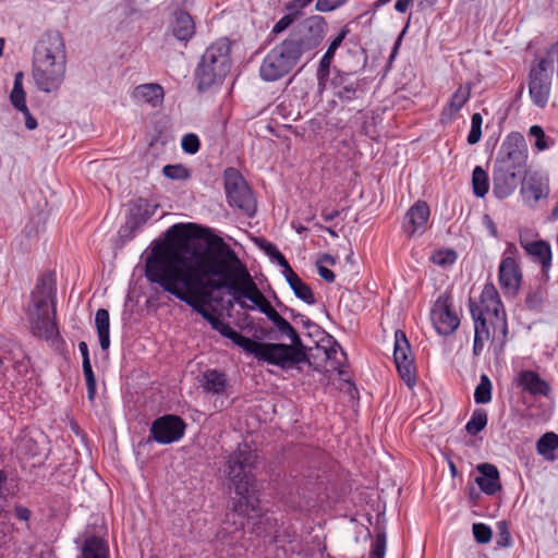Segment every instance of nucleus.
I'll return each instance as SVG.
<instances>
[{"instance_id": "60", "label": "nucleus", "mask_w": 558, "mask_h": 558, "mask_svg": "<svg viewBox=\"0 0 558 558\" xmlns=\"http://www.w3.org/2000/svg\"><path fill=\"white\" fill-rule=\"evenodd\" d=\"M412 2L413 0H397L395 3V9L399 13H405Z\"/></svg>"}, {"instance_id": "26", "label": "nucleus", "mask_w": 558, "mask_h": 558, "mask_svg": "<svg viewBox=\"0 0 558 558\" xmlns=\"http://www.w3.org/2000/svg\"><path fill=\"white\" fill-rule=\"evenodd\" d=\"M158 207V204L150 202L147 198L138 197L130 203V213L128 217L142 227L154 216Z\"/></svg>"}, {"instance_id": "31", "label": "nucleus", "mask_w": 558, "mask_h": 558, "mask_svg": "<svg viewBox=\"0 0 558 558\" xmlns=\"http://www.w3.org/2000/svg\"><path fill=\"white\" fill-rule=\"evenodd\" d=\"M558 449V435L547 432L536 442V451L546 461L553 462L556 459L555 451Z\"/></svg>"}, {"instance_id": "55", "label": "nucleus", "mask_w": 558, "mask_h": 558, "mask_svg": "<svg viewBox=\"0 0 558 558\" xmlns=\"http://www.w3.org/2000/svg\"><path fill=\"white\" fill-rule=\"evenodd\" d=\"M298 317L301 319V323L304 326V328H306L308 330L310 337H312L316 333H320L319 327L315 323H313L310 318H307L303 315H298Z\"/></svg>"}, {"instance_id": "61", "label": "nucleus", "mask_w": 558, "mask_h": 558, "mask_svg": "<svg viewBox=\"0 0 558 558\" xmlns=\"http://www.w3.org/2000/svg\"><path fill=\"white\" fill-rule=\"evenodd\" d=\"M190 174V170L185 166L177 163V180L187 179Z\"/></svg>"}, {"instance_id": "63", "label": "nucleus", "mask_w": 558, "mask_h": 558, "mask_svg": "<svg viewBox=\"0 0 558 558\" xmlns=\"http://www.w3.org/2000/svg\"><path fill=\"white\" fill-rule=\"evenodd\" d=\"M185 423L181 417L177 415V441H179L183 437Z\"/></svg>"}, {"instance_id": "11", "label": "nucleus", "mask_w": 558, "mask_h": 558, "mask_svg": "<svg viewBox=\"0 0 558 558\" xmlns=\"http://www.w3.org/2000/svg\"><path fill=\"white\" fill-rule=\"evenodd\" d=\"M299 62L281 41L264 57L259 66L260 78L265 82L278 81L289 74Z\"/></svg>"}, {"instance_id": "13", "label": "nucleus", "mask_w": 558, "mask_h": 558, "mask_svg": "<svg viewBox=\"0 0 558 558\" xmlns=\"http://www.w3.org/2000/svg\"><path fill=\"white\" fill-rule=\"evenodd\" d=\"M430 318L437 333L452 335L460 325V318L453 310L452 298L449 293L440 294L430 311Z\"/></svg>"}, {"instance_id": "44", "label": "nucleus", "mask_w": 558, "mask_h": 558, "mask_svg": "<svg viewBox=\"0 0 558 558\" xmlns=\"http://www.w3.org/2000/svg\"><path fill=\"white\" fill-rule=\"evenodd\" d=\"M181 148L185 154L195 155L201 148V141L197 134L186 133L181 138Z\"/></svg>"}, {"instance_id": "45", "label": "nucleus", "mask_w": 558, "mask_h": 558, "mask_svg": "<svg viewBox=\"0 0 558 558\" xmlns=\"http://www.w3.org/2000/svg\"><path fill=\"white\" fill-rule=\"evenodd\" d=\"M387 547V538L385 532L376 534L375 541L372 544L369 558H385Z\"/></svg>"}, {"instance_id": "53", "label": "nucleus", "mask_w": 558, "mask_h": 558, "mask_svg": "<svg viewBox=\"0 0 558 558\" xmlns=\"http://www.w3.org/2000/svg\"><path fill=\"white\" fill-rule=\"evenodd\" d=\"M260 247L270 258L275 259L278 265L282 262V258H286L284 255L278 250V247L271 242L264 241L260 244Z\"/></svg>"}, {"instance_id": "3", "label": "nucleus", "mask_w": 558, "mask_h": 558, "mask_svg": "<svg viewBox=\"0 0 558 558\" xmlns=\"http://www.w3.org/2000/svg\"><path fill=\"white\" fill-rule=\"evenodd\" d=\"M258 454L246 442L240 444L226 461V473L239 499L233 504L232 511L227 514L225 527L219 534L233 535L241 533L251 513L259 515V498L257 496V480L253 473L256 468Z\"/></svg>"}, {"instance_id": "43", "label": "nucleus", "mask_w": 558, "mask_h": 558, "mask_svg": "<svg viewBox=\"0 0 558 558\" xmlns=\"http://www.w3.org/2000/svg\"><path fill=\"white\" fill-rule=\"evenodd\" d=\"M482 116L478 112L473 113L471 117V130L466 138L470 145H474L480 142L482 137Z\"/></svg>"}, {"instance_id": "51", "label": "nucleus", "mask_w": 558, "mask_h": 558, "mask_svg": "<svg viewBox=\"0 0 558 558\" xmlns=\"http://www.w3.org/2000/svg\"><path fill=\"white\" fill-rule=\"evenodd\" d=\"M498 527V536L496 543L499 547H508L511 544V536L508 531L507 523L505 521H500L497 523Z\"/></svg>"}, {"instance_id": "41", "label": "nucleus", "mask_w": 558, "mask_h": 558, "mask_svg": "<svg viewBox=\"0 0 558 558\" xmlns=\"http://www.w3.org/2000/svg\"><path fill=\"white\" fill-rule=\"evenodd\" d=\"M529 137L534 140V147L538 151L548 149L554 143L545 135V132L541 125H532L529 130Z\"/></svg>"}, {"instance_id": "1", "label": "nucleus", "mask_w": 558, "mask_h": 558, "mask_svg": "<svg viewBox=\"0 0 558 558\" xmlns=\"http://www.w3.org/2000/svg\"><path fill=\"white\" fill-rule=\"evenodd\" d=\"M177 299L184 301L209 323L220 317L213 304L220 305L225 291L242 308L265 296L236 252L210 228L177 222Z\"/></svg>"}, {"instance_id": "46", "label": "nucleus", "mask_w": 558, "mask_h": 558, "mask_svg": "<svg viewBox=\"0 0 558 558\" xmlns=\"http://www.w3.org/2000/svg\"><path fill=\"white\" fill-rule=\"evenodd\" d=\"M12 360H14L13 368L19 375L24 376L28 373L29 357L21 349L13 354Z\"/></svg>"}, {"instance_id": "52", "label": "nucleus", "mask_w": 558, "mask_h": 558, "mask_svg": "<svg viewBox=\"0 0 558 558\" xmlns=\"http://www.w3.org/2000/svg\"><path fill=\"white\" fill-rule=\"evenodd\" d=\"M296 21L289 13H286L271 28L272 35H279L284 32L288 27H290L293 22Z\"/></svg>"}, {"instance_id": "33", "label": "nucleus", "mask_w": 558, "mask_h": 558, "mask_svg": "<svg viewBox=\"0 0 558 558\" xmlns=\"http://www.w3.org/2000/svg\"><path fill=\"white\" fill-rule=\"evenodd\" d=\"M469 98L470 88L460 86L449 98L447 106L444 109L442 117L451 119L463 108Z\"/></svg>"}, {"instance_id": "23", "label": "nucleus", "mask_w": 558, "mask_h": 558, "mask_svg": "<svg viewBox=\"0 0 558 558\" xmlns=\"http://www.w3.org/2000/svg\"><path fill=\"white\" fill-rule=\"evenodd\" d=\"M331 85L337 89L335 95L345 102L355 100L361 90V83L359 80H353L349 73L337 72L331 78Z\"/></svg>"}, {"instance_id": "9", "label": "nucleus", "mask_w": 558, "mask_h": 558, "mask_svg": "<svg viewBox=\"0 0 558 558\" xmlns=\"http://www.w3.org/2000/svg\"><path fill=\"white\" fill-rule=\"evenodd\" d=\"M326 27L327 23L323 16L312 15L295 26L282 43L300 61L304 53L319 47L325 37Z\"/></svg>"}, {"instance_id": "19", "label": "nucleus", "mask_w": 558, "mask_h": 558, "mask_svg": "<svg viewBox=\"0 0 558 558\" xmlns=\"http://www.w3.org/2000/svg\"><path fill=\"white\" fill-rule=\"evenodd\" d=\"M430 216V209L426 202H415L407 211L403 230L409 236L422 234L427 228V222Z\"/></svg>"}, {"instance_id": "50", "label": "nucleus", "mask_w": 558, "mask_h": 558, "mask_svg": "<svg viewBox=\"0 0 558 558\" xmlns=\"http://www.w3.org/2000/svg\"><path fill=\"white\" fill-rule=\"evenodd\" d=\"M544 292L541 290L530 292L525 298V305L530 310H538L541 308L544 302Z\"/></svg>"}, {"instance_id": "36", "label": "nucleus", "mask_w": 558, "mask_h": 558, "mask_svg": "<svg viewBox=\"0 0 558 558\" xmlns=\"http://www.w3.org/2000/svg\"><path fill=\"white\" fill-rule=\"evenodd\" d=\"M472 187L474 195L480 198H483L489 191L488 174L481 166L473 169Z\"/></svg>"}, {"instance_id": "29", "label": "nucleus", "mask_w": 558, "mask_h": 558, "mask_svg": "<svg viewBox=\"0 0 558 558\" xmlns=\"http://www.w3.org/2000/svg\"><path fill=\"white\" fill-rule=\"evenodd\" d=\"M196 25L194 19L184 11H177V41L186 44L195 36Z\"/></svg>"}, {"instance_id": "27", "label": "nucleus", "mask_w": 558, "mask_h": 558, "mask_svg": "<svg viewBox=\"0 0 558 558\" xmlns=\"http://www.w3.org/2000/svg\"><path fill=\"white\" fill-rule=\"evenodd\" d=\"M163 88L156 83L142 84L134 88L133 98L151 107L159 106L163 100Z\"/></svg>"}, {"instance_id": "56", "label": "nucleus", "mask_w": 558, "mask_h": 558, "mask_svg": "<svg viewBox=\"0 0 558 558\" xmlns=\"http://www.w3.org/2000/svg\"><path fill=\"white\" fill-rule=\"evenodd\" d=\"M518 254H519V250L517 247V245L512 242H508L507 245H506V248L502 253V256H501V259H513V260H518Z\"/></svg>"}, {"instance_id": "62", "label": "nucleus", "mask_w": 558, "mask_h": 558, "mask_svg": "<svg viewBox=\"0 0 558 558\" xmlns=\"http://www.w3.org/2000/svg\"><path fill=\"white\" fill-rule=\"evenodd\" d=\"M78 350L82 354V359H83V362H89L90 359H89V351H88V345L85 341H81L78 343Z\"/></svg>"}, {"instance_id": "24", "label": "nucleus", "mask_w": 558, "mask_h": 558, "mask_svg": "<svg viewBox=\"0 0 558 558\" xmlns=\"http://www.w3.org/2000/svg\"><path fill=\"white\" fill-rule=\"evenodd\" d=\"M313 0H290L284 9L287 13L293 16L295 20L300 19L303 14V10L312 2ZM349 0H317L315 4V9L318 12H331L336 9L345 4Z\"/></svg>"}, {"instance_id": "4", "label": "nucleus", "mask_w": 558, "mask_h": 558, "mask_svg": "<svg viewBox=\"0 0 558 558\" xmlns=\"http://www.w3.org/2000/svg\"><path fill=\"white\" fill-rule=\"evenodd\" d=\"M66 48L59 31H47L36 41L32 57V77L38 90L59 92L66 74Z\"/></svg>"}, {"instance_id": "25", "label": "nucleus", "mask_w": 558, "mask_h": 558, "mask_svg": "<svg viewBox=\"0 0 558 558\" xmlns=\"http://www.w3.org/2000/svg\"><path fill=\"white\" fill-rule=\"evenodd\" d=\"M150 437L159 444L174 441V414H166L156 418L150 426Z\"/></svg>"}, {"instance_id": "32", "label": "nucleus", "mask_w": 558, "mask_h": 558, "mask_svg": "<svg viewBox=\"0 0 558 558\" xmlns=\"http://www.w3.org/2000/svg\"><path fill=\"white\" fill-rule=\"evenodd\" d=\"M203 387L207 392L220 395L226 390L227 377L216 369H208L203 375Z\"/></svg>"}, {"instance_id": "38", "label": "nucleus", "mask_w": 558, "mask_h": 558, "mask_svg": "<svg viewBox=\"0 0 558 558\" xmlns=\"http://www.w3.org/2000/svg\"><path fill=\"white\" fill-rule=\"evenodd\" d=\"M49 304L51 305L52 315L56 316V299L43 298V295L31 294V304L28 314H49Z\"/></svg>"}, {"instance_id": "8", "label": "nucleus", "mask_w": 558, "mask_h": 558, "mask_svg": "<svg viewBox=\"0 0 558 558\" xmlns=\"http://www.w3.org/2000/svg\"><path fill=\"white\" fill-rule=\"evenodd\" d=\"M231 43L220 38L213 43L203 53L195 77L201 90L222 82L231 69Z\"/></svg>"}, {"instance_id": "18", "label": "nucleus", "mask_w": 558, "mask_h": 558, "mask_svg": "<svg viewBox=\"0 0 558 558\" xmlns=\"http://www.w3.org/2000/svg\"><path fill=\"white\" fill-rule=\"evenodd\" d=\"M523 279L522 269L518 260L501 259L498 267V281L506 294L515 295Z\"/></svg>"}, {"instance_id": "16", "label": "nucleus", "mask_w": 558, "mask_h": 558, "mask_svg": "<svg viewBox=\"0 0 558 558\" xmlns=\"http://www.w3.org/2000/svg\"><path fill=\"white\" fill-rule=\"evenodd\" d=\"M549 192V180L547 175L539 172L525 175L520 189L523 203L531 208L535 207L538 202L546 199Z\"/></svg>"}, {"instance_id": "28", "label": "nucleus", "mask_w": 558, "mask_h": 558, "mask_svg": "<svg viewBox=\"0 0 558 558\" xmlns=\"http://www.w3.org/2000/svg\"><path fill=\"white\" fill-rule=\"evenodd\" d=\"M77 558H109L107 542L94 534L86 536Z\"/></svg>"}, {"instance_id": "57", "label": "nucleus", "mask_w": 558, "mask_h": 558, "mask_svg": "<svg viewBox=\"0 0 558 558\" xmlns=\"http://www.w3.org/2000/svg\"><path fill=\"white\" fill-rule=\"evenodd\" d=\"M318 275L327 282H332L335 280V274L327 268L326 266L322 265L320 263H316Z\"/></svg>"}, {"instance_id": "35", "label": "nucleus", "mask_w": 558, "mask_h": 558, "mask_svg": "<svg viewBox=\"0 0 558 558\" xmlns=\"http://www.w3.org/2000/svg\"><path fill=\"white\" fill-rule=\"evenodd\" d=\"M12 106L19 111H26V94L23 88V73L17 72L14 76L13 88L10 95Z\"/></svg>"}, {"instance_id": "42", "label": "nucleus", "mask_w": 558, "mask_h": 558, "mask_svg": "<svg viewBox=\"0 0 558 558\" xmlns=\"http://www.w3.org/2000/svg\"><path fill=\"white\" fill-rule=\"evenodd\" d=\"M83 373L86 380V388H87V399L93 402L96 397V378L93 372L92 363L89 362H83Z\"/></svg>"}, {"instance_id": "21", "label": "nucleus", "mask_w": 558, "mask_h": 558, "mask_svg": "<svg viewBox=\"0 0 558 558\" xmlns=\"http://www.w3.org/2000/svg\"><path fill=\"white\" fill-rule=\"evenodd\" d=\"M476 470L478 472V476H476L475 483L484 494L493 496L501 490L502 485L500 482L499 471L496 465L485 462L478 464Z\"/></svg>"}, {"instance_id": "10", "label": "nucleus", "mask_w": 558, "mask_h": 558, "mask_svg": "<svg viewBox=\"0 0 558 558\" xmlns=\"http://www.w3.org/2000/svg\"><path fill=\"white\" fill-rule=\"evenodd\" d=\"M223 181L229 205L236 207L248 218L254 217L257 203L242 174L234 168H227L223 172Z\"/></svg>"}, {"instance_id": "54", "label": "nucleus", "mask_w": 558, "mask_h": 558, "mask_svg": "<svg viewBox=\"0 0 558 558\" xmlns=\"http://www.w3.org/2000/svg\"><path fill=\"white\" fill-rule=\"evenodd\" d=\"M279 266L282 267L283 276L289 284L300 278L293 271V269L291 268L290 264L286 258H282V262L279 264Z\"/></svg>"}, {"instance_id": "5", "label": "nucleus", "mask_w": 558, "mask_h": 558, "mask_svg": "<svg viewBox=\"0 0 558 558\" xmlns=\"http://www.w3.org/2000/svg\"><path fill=\"white\" fill-rule=\"evenodd\" d=\"M470 313L474 320L473 353L480 355L484 342L492 335L493 340L505 343L508 336V323L504 304L493 283H486L480 302L470 301Z\"/></svg>"}, {"instance_id": "47", "label": "nucleus", "mask_w": 558, "mask_h": 558, "mask_svg": "<svg viewBox=\"0 0 558 558\" xmlns=\"http://www.w3.org/2000/svg\"><path fill=\"white\" fill-rule=\"evenodd\" d=\"M472 531L475 541L480 544L488 543L493 535L492 529L484 523H474Z\"/></svg>"}, {"instance_id": "34", "label": "nucleus", "mask_w": 558, "mask_h": 558, "mask_svg": "<svg viewBox=\"0 0 558 558\" xmlns=\"http://www.w3.org/2000/svg\"><path fill=\"white\" fill-rule=\"evenodd\" d=\"M56 279L52 272L43 274L36 282L35 289L32 291L33 294L43 295V298L56 299Z\"/></svg>"}, {"instance_id": "20", "label": "nucleus", "mask_w": 558, "mask_h": 558, "mask_svg": "<svg viewBox=\"0 0 558 558\" xmlns=\"http://www.w3.org/2000/svg\"><path fill=\"white\" fill-rule=\"evenodd\" d=\"M350 28L348 25L343 26L338 35L330 41L326 52L323 54L318 69L316 72L318 86L320 89L326 88L328 76L330 74V65L332 63L337 49L341 46L344 38L349 35Z\"/></svg>"}, {"instance_id": "12", "label": "nucleus", "mask_w": 558, "mask_h": 558, "mask_svg": "<svg viewBox=\"0 0 558 558\" xmlns=\"http://www.w3.org/2000/svg\"><path fill=\"white\" fill-rule=\"evenodd\" d=\"M529 230L519 231V244L523 248L527 258L541 268L543 277L548 280L553 266V250L548 241L539 239Z\"/></svg>"}, {"instance_id": "37", "label": "nucleus", "mask_w": 558, "mask_h": 558, "mask_svg": "<svg viewBox=\"0 0 558 558\" xmlns=\"http://www.w3.org/2000/svg\"><path fill=\"white\" fill-rule=\"evenodd\" d=\"M487 421L486 410L477 408L472 412L470 420L466 422L465 432L471 436H475L486 427Z\"/></svg>"}, {"instance_id": "14", "label": "nucleus", "mask_w": 558, "mask_h": 558, "mask_svg": "<svg viewBox=\"0 0 558 558\" xmlns=\"http://www.w3.org/2000/svg\"><path fill=\"white\" fill-rule=\"evenodd\" d=\"M393 360L397 371L408 387L412 388L416 384V373L414 357L411 347L404 331L398 329L395 332Z\"/></svg>"}, {"instance_id": "64", "label": "nucleus", "mask_w": 558, "mask_h": 558, "mask_svg": "<svg viewBox=\"0 0 558 558\" xmlns=\"http://www.w3.org/2000/svg\"><path fill=\"white\" fill-rule=\"evenodd\" d=\"M338 216H339V210H336V209L335 210H330V211H328V210H323L322 211V217L327 222L333 220Z\"/></svg>"}, {"instance_id": "39", "label": "nucleus", "mask_w": 558, "mask_h": 558, "mask_svg": "<svg viewBox=\"0 0 558 558\" xmlns=\"http://www.w3.org/2000/svg\"><path fill=\"white\" fill-rule=\"evenodd\" d=\"M493 384L486 374H482L480 383L474 391V401L477 404H485L492 401Z\"/></svg>"}, {"instance_id": "49", "label": "nucleus", "mask_w": 558, "mask_h": 558, "mask_svg": "<svg viewBox=\"0 0 558 558\" xmlns=\"http://www.w3.org/2000/svg\"><path fill=\"white\" fill-rule=\"evenodd\" d=\"M140 228L136 222L128 217L125 223L119 230V236L123 242L131 241Z\"/></svg>"}, {"instance_id": "48", "label": "nucleus", "mask_w": 558, "mask_h": 558, "mask_svg": "<svg viewBox=\"0 0 558 558\" xmlns=\"http://www.w3.org/2000/svg\"><path fill=\"white\" fill-rule=\"evenodd\" d=\"M457 253L452 250L438 251L433 255V262L440 266L452 265L457 260Z\"/></svg>"}, {"instance_id": "17", "label": "nucleus", "mask_w": 558, "mask_h": 558, "mask_svg": "<svg viewBox=\"0 0 558 558\" xmlns=\"http://www.w3.org/2000/svg\"><path fill=\"white\" fill-rule=\"evenodd\" d=\"M513 385L533 398H547L551 392L550 384L533 369L519 371L513 378Z\"/></svg>"}, {"instance_id": "58", "label": "nucleus", "mask_w": 558, "mask_h": 558, "mask_svg": "<svg viewBox=\"0 0 558 558\" xmlns=\"http://www.w3.org/2000/svg\"><path fill=\"white\" fill-rule=\"evenodd\" d=\"M14 514L21 521H28L31 519L32 511L27 507L15 506Z\"/></svg>"}, {"instance_id": "15", "label": "nucleus", "mask_w": 558, "mask_h": 558, "mask_svg": "<svg viewBox=\"0 0 558 558\" xmlns=\"http://www.w3.org/2000/svg\"><path fill=\"white\" fill-rule=\"evenodd\" d=\"M551 74L545 61H539L537 68L530 72L529 92L534 105L544 108L549 99Z\"/></svg>"}, {"instance_id": "7", "label": "nucleus", "mask_w": 558, "mask_h": 558, "mask_svg": "<svg viewBox=\"0 0 558 558\" xmlns=\"http://www.w3.org/2000/svg\"><path fill=\"white\" fill-rule=\"evenodd\" d=\"M144 276L157 293L174 295V225L144 251Z\"/></svg>"}, {"instance_id": "6", "label": "nucleus", "mask_w": 558, "mask_h": 558, "mask_svg": "<svg viewBox=\"0 0 558 558\" xmlns=\"http://www.w3.org/2000/svg\"><path fill=\"white\" fill-rule=\"evenodd\" d=\"M527 148L523 135L512 132L501 143L494 161L493 193L499 199L512 195L526 174Z\"/></svg>"}, {"instance_id": "40", "label": "nucleus", "mask_w": 558, "mask_h": 558, "mask_svg": "<svg viewBox=\"0 0 558 558\" xmlns=\"http://www.w3.org/2000/svg\"><path fill=\"white\" fill-rule=\"evenodd\" d=\"M290 288L292 289L294 295L305 302L308 305H313L316 303L314 293L311 289V287L305 283L301 278L296 279L295 281L291 282Z\"/></svg>"}, {"instance_id": "30", "label": "nucleus", "mask_w": 558, "mask_h": 558, "mask_svg": "<svg viewBox=\"0 0 558 558\" xmlns=\"http://www.w3.org/2000/svg\"><path fill=\"white\" fill-rule=\"evenodd\" d=\"M95 326L97 329L99 345L102 350L110 347V316L106 308H99L95 315Z\"/></svg>"}, {"instance_id": "59", "label": "nucleus", "mask_w": 558, "mask_h": 558, "mask_svg": "<svg viewBox=\"0 0 558 558\" xmlns=\"http://www.w3.org/2000/svg\"><path fill=\"white\" fill-rule=\"evenodd\" d=\"M21 112L24 114L26 129L35 130L38 125L37 120L32 116V113L28 110V107L26 108V111Z\"/></svg>"}, {"instance_id": "22", "label": "nucleus", "mask_w": 558, "mask_h": 558, "mask_svg": "<svg viewBox=\"0 0 558 558\" xmlns=\"http://www.w3.org/2000/svg\"><path fill=\"white\" fill-rule=\"evenodd\" d=\"M32 332L35 337L46 341L60 338V332L54 317L50 318L49 314H28Z\"/></svg>"}, {"instance_id": "2", "label": "nucleus", "mask_w": 558, "mask_h": 558, "mask_svg": "<svg viewBox=\"0 0 558 558\" xmlns=\"http://www.w3.org/2000/svg\"><path fill=\"white\" fill-rule=\"evenodd\" d=\"M255 308L274 324L280 337L290 340L289 344L280 342H259L244 337L221 317H209V325L222 337L228 338L235 345L241 348L246 354L253 355L256 360L269 365L278 366L282 371H289L302 363L308 362L306 347L300 335L295 328L274 308L266 296L255 305L248 306V310Z\"/></svg>"}]
</instances>
